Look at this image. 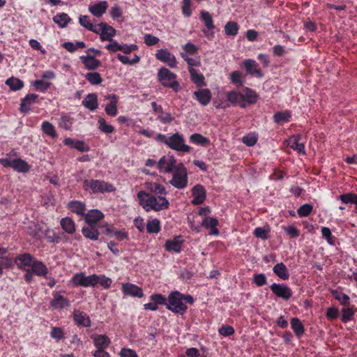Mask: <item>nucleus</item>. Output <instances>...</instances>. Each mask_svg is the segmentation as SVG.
Returning <instances> with one entry per match:
<instances>
[{
  "instance_id": "f257e3e1",
  "label": "nucleus",
  "mask_w": 357,
  "mask_h": 357,
  "mask_svg": "<svg viewBox=\"0 0 357 357\" xmlns=\"http://www.w3.org/2000/svg\"><path fill=\"white\" fill-rule=\"evenodd\" d=\"M147 189L150 193L146 191H139L137 193L139 203L145 211L158 212L167 210L169 207V202L165 197L167 191L162 184L149 183Z\"/></svg>"
},
{
  "instance_id": "f03ea898",
  "label": "nucleus",
  "mask_w": 357,
  "mask_h": 357,
  "mask_svg": "<svg viewBox=\"0 0 357 357\" xmlns=\"http://www.w3.org/2000/svg\"><path fill=\"white\" fill-rule=\"evenodd\" d=\"M194 301L192 296L185 295L176 290L169 293L166 308L174 314L183 315L188 310L186 304L192 305Z\"/></svg>"
},
{
  "instance_id": "7ed1b4c3",
  "label": "nucleus",
  "mask_w": 357,
  "mask_h": 357,
  "mask_svg": "<svg viewBox=\"0 0 357 357\" xmlns=\"http://www.w3.org/2000/svg\"><path fill=\"white\" fill-rule=\"evenodd\" d=\"M155 139L174 151L183 153H189L190 151V146L184 144L183 136L178 132L174 133L171 137L158 133Z\"/></svg>"
},
{
  "instance_id": "20e7f679",
  "label": "nucleus",
  "mask_w": 357,
  "mask_h": 357,
  "mask_svg": "<svg viewBox=\"0 0 357 357\" xmlns=\"http://www.w3.org/2000/svg\"><path fill=\"white\" fill-rule=\"evenodd\" d=\"M82 188L84 190L93 194L112 192L116 190L112 184L98 179L84 180Z\"/></svg>"
},
{
  "instance_id": "39448f33",
  "label": "nucleus",
  "mask_w": 357,
  "mask_h": 357,
  "mask_svg": "<svg viewBox=\"0 0 357 357\" xmlns=\"http://www.w3.org/2000/svg\"><path fill=\"white\" fill-rule=\"evenodd\" d=\"M177 75L165 67H161L158 72V80L164 87L172 89L173 91L178 92L181 88L180 83L175 79Z\"/></svg>"
},
{
  "instance_id": "423d86ee",
  "label": "nucleus",
  "mask_w": 357,
  "mask_h": 357,
  "mask_svg": "<svg viewBox=\"0 0 357 357\" xmlns=\"http://www.w3.org/2000/svg\"><path fill=\"white\" fill-rule=\"evenodd\" d=\"M172 173V178L169 181L170 185L176 189L185 188L188 185V174L183 163L179 162L178 167Z\"/></svg>"
},
{
  "instance_id": "0eeeda50",
  "label": "nucleus",
  "mask_w": 357,
  "mask_h": 357,
  "mask_svg": "<svg viewBox=\"0 0 357 357\" xmlns=\"http://www.w3.org/2000/svg\"><path fill=\"white\" fill-rule=\"evenodd\" d=\"M0 164L3 167H11L15 171L22 174L28 173L30 169L29 163L21 158H15L13 160L8 158H0Z\"/></svg>"
},
{
  "instance_id": "6e6552de",
  "label": "nucleus",
  "mask_w": 357,
  "mask_h": 357,
  "mask_svg": "<svg viewBox=\"0 0 357 357\" xmlns=\"http://www.w3.org/2000/svg\"><path fill=\"white\" fill-rule=\"evenodd\" d=\"M97 275L86 276L83 272L75 274L70 279V283L75 287H94L96 286Z\"/></svg>"
},
{
  "instance_id": "1a4fd4ad",
  "label": "nucleus",
  "mask_w": 357,
  "mask_h": 357,
  "mask_svg": "<svg viewBox=\"0 0 357 357\" xmlns=\"http://www.w3.org/2000/svg\"><path fill=\"white\" fill-rule=\"evenodd\" d=\"M93 33L100 36L102 41L112 40L116 36V31L113 26L106 22H100L98 27L92 31Z\"/></svg>"
},
{
  "instance_id": "9d476101",
  "label": "nucleus",
  "mask_w": 357,
  "mask_h": 357,
  "mask_svg": "<svg viewBox=\"0 0 357 357\" xmlns=\"http://www.w3.org/2000/svg\"><path fill=\"white\" fill-rule=\"evenodd\" d=\"M177 167L178 163L176 160L174 156L170 155L162 156L157 163V169L160 170V172L164 174L173 172V171L176 169Z\"/></svg>"
},
{
  "instance_id": "9b49d317",
  "label": "nucleus",
  "mask_w": 357,
  "mask_h": 357,
  "mask_svg": "<svg viewBox=\"0 0 357 357\" xmlns=\"http://www.w3.org/2000/svg\"><path fill=\"white\" fill-rule=\"evenodd\" d=\"M271 291L278 298H281L284 301H289L292 297L293 292L289 287L284 284L273 283L270 286Z\"/></svg>"
},
{
  "instance_id": "f8f14e48",
  "label": "nucleus",
  "mask_w": 357,
  "mask_h": 357,
  "mask_svg": "<svg viewBox=\"0 0 357 357\" xmlns=\"http://www.w3.org/2000/svg\"><path fill=\"white\" fill-rule=\"evenodd\" d=\"M39 260L35 259L31 254L25 252L22 255H18L15 257V263L17 268L22 271H25L33 266V264Z\"/></svg>"
},
{
  "instance_id": "ddd939ff",
  "label": "nucleus",
  "mask_w": 357,
  "mask_h": 357,
  "mask_svg": "<svg viewBox=\"0 0 357 357\" xmlns=\"http://www.w3.org/2000/svg\"><path fill=\"white\" fill-rule=\"evenodd\" d=\"M103 223L99 224V225H86L82 227L81 229V233L83 236L86 237V239L92 240L93 241L99 240L100 232L99 231L100 228L104 229L102 226Z\"/></svg>"
},
{
  "instance_id": "4468645a",
  "label": "nucleus",
  "mask_w": 357,
  "mask_h": 357,
  "mask_svg": "<svg viewBox=\"0 0 357 357\" xmlns=\"http://www.w3.org/2000/svg\"><path fill=\"white\" fill-rule=\"evenodd\" d=\"M184 241L181 235L167 239L164 244L165 250L169 252L180 253L183 250Z\"/></svg>"
},
{
  "instance_id": "2eb2a0df",
  "label": "nucleus",
  "mask_w": 357,
  "mask_h": 357,
  "mask_svg": "<svg viewBox=\"0 0 357 357\" xmlns=\"http://www.w3.org/2000/svg\"><path fill=\"white\" fill-rule=\"evenodd\" d=\"M102 227H105V230L102 231L103 234L108 236H112V235H113L119 241H122L123 240H128V231L119 230L112 225H109L106 222H103Z\"/></svg>"
},
{
  "instance_id": "dca6fc26",
  "label": "nucleus",
  "mask_w": 357,
  "mask_h": 357,
  "mask_svg": "<svg viewBox=\"0 0 357 357\" xmlns=\"http://www.w3.org/2000/svg\"><path fill=\"white\" fill-rule=\"evenodd\" d=\"M155 57L161 62L167 63L171 68L176 67V59L174 54L167 49H160L157 50Z\"/></svg>"
},
{
  "instance_id": "f3484780",
  "label": "nucleus",
  "mask_w": 357,
  "mask_h": 357,
  "mask_svg": "<svg viewBox=\"0 0 357 357\" xmlns=\"http://www.w3.org/2000/svg\"><path fill=\"white\" fill-rule=\"evenodd\" d=\"M82 217L86 225H99L98 222L103 220L104 214L99 209H90Z\"/></svg>"
},
{
  "instance_id": "a211bd4d",
  "label": "nucleus",
  "mask_w": 357,
  "mask_h": 357,
  "mask_svg": "<svg viewBox=\"0 0 357 357\" xmlns=\"http://www.w3.org/2000/svg\"><path fill=\"white\" fill-rule=\"evenodd\" d=\"M243 66L248 75L255 76L257 78L263 77L264 73L255 61L252 59H245L243 61Z\"/></svg>"
},
{
  "instance_id": "6ab92c4d",
  "label": "nucleus",
  "mask_w": 357,
  "mask_h": 357,
  "mask_svg": "<svg viewBox=\"0 0 357 357\" xmlns=\"http://www.w3.org/2000/svg\"><path fill=\"white\" fill-rule=\"evenodd\" d=\"M38 98V95L36 93H29L21 100L19 111L21 114H27L31 109V106L35 104Z\"/></svg>"
},
{
  "instance_id": "aec40b11",
  "label": "nucleus",
  "mask_w": 357,
  "mask_h": 357,
  "mask_svg": "<svg viewBox=\"0 0 357 357\" xmlns=\"http://www.w3.org/2000/svg\"><path fill=\"white\" fill-rule=\"evenodd\" d=\"M192 204L199 205L204 202L206 197V189L202 185L197 184L192 189Z\"/></svg>"
},
{
  "instance_id": "412c9836",
  "label": "nucleus",
  "mask_w": 357,
  "mask_h": 357,
  "mask_svg": "<svg viewBox=\"0 0 357 357\" xmlns=\"http://www.w3.org/2000/svg\"><path fill=\"white\" fill-rule=\"evenodd\" d=\"M74 323L79 327L89 328L91 326V319L86 312L79 310H74L73 312Z\"/></svg>"
},
{
  "instance_id": "4be33fe9",
  "label": "nucleus",
  "mask_w": 357,
  "mask_h": 357,
  "mask_svg": "<svg viewBox=\"0 0 357 357\" xmlns=\"http://www.w3.org/2000/svg\"><path fill=\"white\" fill-rule=\"evenodd\" d=\"M109 4L107 1H97L95 3L89 6V11L91 15L100 17L106 13Z\"/></svg>"
},
{
  "instance_id": "5701e85b",
  "label": "nucleus",
  "mask_w": 357,
  "mask_h": 357,
  "mask_svg": "<svg viewBox=\"0 0 357 357\" xmlns=\"http://www.w3.org/2000/svg\"><path fill=\"white\" fill-rule=\"evenodd\" d=\"M53 299L50 301V306L54 310H61L70 305V300L61 296L59 292H54Z\"/></svg>"
},
{
  "instance_id": "b1692460",
  "label": "nucleus",
  "mask_w": 357,
  "mask_h": 357,
  "mask_svg": "<svg viewBox=\"0 0 357 357\" xmlns=\"http://www.w3.org/2000/svg\"><path fill=\"white\" fill-rule=\"evenodd\" d=\"M218 225V220L209 216L204 218L202 222V227H205L206 229H209V235H219V230L217 229Z\"/></svg>"
},
{
  "instance_id": "393cba45",
  "label": "nucleus",
  "mask_w": 357,
  "mask_h": 357,
  "mask_svg": "<svg viewBox=\"0 0 357 357\" xmlns=\"http://www.w3.org/2000/svg\"><path fill=\"white\" fill-rule=\"evenodd\" d=\"M194 98L202 106H206L211 101V91L208 89H199L193 92Z\"/></svg>"
},
{
  "instance_id": "a878e982",
  "label": "nucleus",
  "mask_w": 357,
  "mask_h": 357,
  "mask_svg": "<svg viewBox=\"0 0 357 357\" xmlns=\"http://www.w3.org/2000/svg\"><path fill=\"white\" fill-rule=\"evenodd\" d=\"M300 135H292L286 141L287 146L298 153V154L305 155V151H304V144L300 142Z\"/></svg>"
},
{
  "instance_id": "bb28decb",
  "label": "nucleus",
  "mask_w": 357,
  "mask_h": 357,
  "mask_svg": "<svg viewBox=\"0 0 357 357\" xmlns=\"http://www.w3.org/2000/svg\"><path fill=\"white\" fill-rule=\"evenodd\" d=\"M241 94V101L245 103V105L255 104L258 100L257 93H256L255 90L248 87L242 88Z\"/></svg>"
},
{
  "instance_id": "cd10ccee",
  "label": "nucleus",
  "mask_w": 357,
  "mask_h": 357,
  "mask_svg": "<svg viewBox=\"0 0 357 357\" xmlns=\"http://www.w3.org/2000/svg\"><path fill=\"white\" fill-rule=\"evenodd\" d=\"M79 59L83 65L85 66V68L89 70H96L101 65L100 60L96 59L94 55H82Z\"/></svg>"
},
{
  "instance_id": "c85d7f7f",
  "label": "nucleus",
  "mask_w": 357,
  "mask_h": 357,
  "mask_svg": "<svg viewBox=\"0 0 357 357\" xmlns=\"http://www.w3.org/2000/svg\"><path fill=\"white\" fill-rule=\"evenodd\" d=\"M25 271H29V272L34 273L36 276L48 278V268L42 261L35 262L33 266L28 268Z\"/></svg>"
},
{
  "instance_id": "c756f323",
  "label": "nucleus",
  "mask_w": 357,
  "mask_h": 357,
  "mask_svg": "<svg viewBox=\"0 0 357 357\" xmlns=\"http://www.w3.org/2000/svg\"><path fill=\"white\" fill-rule=\"evenodd\" d=\"M67 208L70 212L77 214V215L79 217H83V215L86 213V204L76 200L69 202V203L67 204Z\"/></svg>"
},
{
  "instance_id": "7c9ffc66",
  "label": "nucleus",
  "mask_w": 357,
  "mask_h": 357,
  "mask_svg": "<svg viewBox=\"0 0 357 357\" xmlns=\"http://www.w3.org/2000/svg\"><path fill=\"white\" fill-rule=\"evenodd\" d=\"M122 292L125 295L131 296L132 297H143L142 288L131 283H126L122 284Z\"/></svg>"
},
{
  "instance_id": "2f4dec72",
  "label": "nucleus",
  "mask_w": 357,
  "mask_h": 357,
  "mask_svg": "<svg viewBox=\"0 0 357 357\" xmlns=\"http://www.w3.org/2000/svg\"><path fill=\"white\" fill-rule=\"evenodd\" d=\"M106 98L111 100V102L105 106L106 114L109 116H116L118 114V107L116 106L118 104V96L116 94H109L107 96Z\"/></svg>"
},
{
  "instance_id": "473e14b6",
  "label": "nucleus",
  "mask_w": 357,
  "mask_h": 357,
  "mask_svg": "<svg viewBox=\"0 0 357 357\" xmlns=\"http://www.w3.org/2000/svg\"><path fill=\"white\" fill-rule=\"evenodd\" d=\"M63 142L64 145L76 149L81 152H88L90 150L89 146L86 144L84 141L74 140L71 138H64Z\"/></svg>"
},
{
  "instance_id": "72a5a7b5",
  "label": "nucleus",
  "mask_w": 357,
  "mask_h": 357,
  "mask_svg": "<svg viewBox=\"0 0 357 357\" xmlns=\"http://www.w3.org/2000/svg\"><path fill=\"white\" fill-rule=\"evenodd\" d=\"M188 71L190 73V80H192V83H194L197 87L200 88L206 86L204 75L199 73L198 70L194 69L192 67H189Z\"/></svg>"
},
{
  "instance_id": "f704fd0d",
  "label": "nucleus",
  "mask_w": 357,
  "mask_h": 357,
  "mask_svg": "<svg viewBox=\"0 0 357 357\" xmlns=\"http://www.w3.org/2000/svg\"><path fill=\"white\" fill-rule=\"evenodd\" d=\"M91 338L97 349H105L109 346L110 340L105 335H93Z\"/></svg>"
},
{
  "instance_id": "c9c22d12",
  "label": "nucleus",
  "mask_w": 357,
  "mask_h": 357,
  "mask_svg": "<svg viewBox=\"0 0 357 357\" xmlns=\"http://www.w3.org/2000/svg\"><path fill=\"white\" fill-rule=\"evenodd\" d=\"M74 122L75 119L70 114L61 113V118L58 120V126L64 130L70 131Z\"/></svg>"
},
{
  "instance_id": "e433bc0d",
  "label": "nucleus",
  "mask_w": 357,
  "mask_h": 357,
  "mask_svg": "<svg viewBox=\"0 0 357 357\" xmlns=\"http://www.w3.org/2000/svg\"><path fill=\"white\" fill-rule=\"evenodd\" d=\"M292 112L290 110H284L274 113L273 119L275 123L284 125L291 121Z\"/></svg>"
},
{
  "instance_id": "4c0bfd02",
  "label": "nucleus",
  "mask_w": 357,
  "mask_h": 357,
  "mask_svg": "<svg viewBox=\"0 0 357 357\" xmlns=\"http://www.w3.org/2000/svg\"><path fill=\"white\" fill-rule=\"evenodd\" d=\"M273 271L275 275L282 280H287L289 278V273L283 262H280L274 265Z\"/></svg>"
},
{
  "instance_id": "58836bf2",
  "label": "nucleus",
  "mask_w": 357,
  "mask_h": 357,
  "mask_svg": "<svg viewBox=\"0 0 357 357\" xmlns=\"http://www.w3.org/2000/svg\"><path fill=\"white\" fill-rule=\"evenodd\" d=\"M60 225L61 229L68 234H73L76 231V225L70 217H66L61 219Z\"/></svg>"
},
{
  "instance_id": "ea45409f",
  "label": "nucleus",
  "mask_w": 357,
  "mask_h": 357,
  "mask_svg": "<svg viewBox=\"0 0 357 357\" xmlns=\"http://www.w3.org/2000/svg\"><path fill=\"white\" fill-rule=\"evenodd\" d=\"M226 98H227L228 101L231 102L232 105H240L241 108L245 107V103L241 100V92L237 91H231L226 93Z\"/></svg>"
},
{
  "instance_id": "a19ab883",
  "label": "nucleus",
  "mask_w": 357,
  "mask_h": 357,
  "mask_svg": "<svg viewBox=\"0 0 357 357\" xmlns=\"http://www.w3.org/2000/svg\"><path fill=\"white\" fill-rule=\"evenodd\" d=\"M290 325H291L292 331H294V333H295L296 337H302L304 331H305L302 321L298 318H291V320H290Z\"/></svg>"
},
{
  "instance_id": "79ce46f5",
  "label": "nucleus",
  "mask_w": 357,
  "mask_h": 357,
  "mask_svg": "<svg viewBox=\"0 0 357 357\" xmlns=\"http://www.w3.org/2000/svg\"><path fill=\"white\" fill-rule=\"evenodd\" d=\"M97 95L94 93H91L86 95V97L82 100V105L86 108L89 109L90 111H95L98 107Z\"/></svg>"
},
{
  "instance_id": "37998d69",
  "label": "nucleus",
  "mask_w": 357,
  "mask_h": 357,
  "mask_svg": "<svg viewBox=\"0 0 357 357\" xmlns=\"http://www.w3.org/2000/svg\"><path fill=\"white\" fill-rule=\"evenodd\" d=\"M190 142L200 146H207L210 144L208 138L199 133H193L190 135Z\"/></svg>"
},
{
  "instance_id": "c03bdc74",
  "label": "nucleus",
  "mask_w": 357,
  "mask_h": 357,
  "mask_svg": "<svg viewBox=\"0 0 357 357\" xmlns=\"http://www.w3.org/2000/svg\"><path fill=\"white\" fill-rule=\"evenodd\" d=\"M6 86H9V89L13 91H17L23 88L24 83L22 79L11 77L6 80Z\"/></svg>"
},
{
  "instance_id": "a18cd8bd",
  "label": "nucleus",
  "mask_w": 357,
  "mask_h": 357,
  "mask_svg": "<svg viewBox=\"0 0 357 357\" xmlns=\"http://www.w3.org/2000/svg\"><path fill=\"white\" fill-rule=\"evenodd\" d=\"M41 130L45 135L49 136L52 139L57 137V132L55 130L54 126L48 121H44L41 123Z\"/></svg>"
},
{
  "instance_id": "49530a36",
  "label": "nucleus",
  "mask_w": 357,
  "mask_h": 357,
  "mask_svg": "<svg viewBox=\"0 0 357 357\" xmlns=\"http://www.w3.org/2000/svg\"><path fill=\"white\" fill-rule=\"evenodd\" d=\"M53 21L55 24H58L59 27H66L68 23L70 22L71 19L66 13H58L53 17Z\"/></svg>"
},
{
  "instance_id": "de8ad7c7",
  "label": "nucleus",
  "mask_w": 357,
  "mask_h": 357,
  "mask_svg": "<svg viewBox=\"0 0 357 357\" xmlns=\"http://www.w3.org/2000/svg\"><path fill=\"white\" fill-rule=\"evenodd\" d=\"M239 26L237 22L230 21L225 25V33L227 36L234 37L238 35Z\"/></svg>"
},
{
  "instance_id": "09e8293b",
  "label": "nucleus",
  "mask_w": 357,
  "mask_h": 357,
  "mask_svg": "<svg viewBox=\"0 0 357 357\" xmlns=\"http://www.w3.org/2000/svg\"><path fill=\"white\" fill-rule=\"evenodd\" d=\"M146 230L149 234H158L160 232V221L157 219L149 220L146 224Z\"/></svg>"
},
{
  "instance_id": "8fccbe9b",
  "label": "nucleus",
  "mask_w": 357,
  "mask_h": 357,
  "mask_svg": "<svg viewBox=\"0 0 357 357\" xmlns=\"http://www.w3.org/2000/svg\"><path fill=\"white\" fill-rule=\"evenodd\" d=\"M200 20H202L204 24L208 30H213L215 29V24H213V20L211 14L208 11L202 10L200 12Z\"/></svg>"
},
{
  "instance_id": "3c124183",
  "label": "nucleus",
  "mask_w": 357,
  "mask_h": 357,
  "mask_svg": "<svg viewBox=\"0 0 357 357\" xmlns=\"http://www.w3.org/2000/svg\"><path fill=\"white\" fill-rule=\"evenodd\" d=\"M331 292L335 299L340 303L341 305L347 306L349 305V297L348 295L337 290H331Z\"/></svg>"
},
{
  "instance_id": "603ef678",
  "label": "nucleus",
  "mask_w": 357,
  "mask_h": 357,
  "mask_svg": "<svg viewBox=\"0 0 357 357\" xmlns=\"http://www.w3.org/2000/svg\"><path fill=\"white\" fill-rule=\"evenodd\" d=\"M79 23L81 26L84 27L86 30H89L91 32L98 27V24H93L91 22L89 17L86 15H81L79 16Z\"/></svg>"
},
{
  "instance_id": "864d4df0",
  "label": "nucleus",
  "mask_w": 357,
  "mask_h": 357,
  "mask_svg": "<svg viewBox=\"0 0 357 357\" xmlns=\"http://www.w3.org/2000/svg\"><path fill=\"white\" fill-rule=\"evenodd\" d=\"M338 199L344 204H354L357 202V194L354 192L342 194L338 197Z\"/></svg>"
},
{
  "instance_id": "5fc2aeb1",
  "label": "nucleus",
  "mask_w": 357,
  "mask_h": 357,
  "mask_svg": "<svg viewBox=\"0 0 357 357\" xmlns=\"http://www.w3.org/2000/svg\"><path fill=\"white\" fill-rule=\"evenodd\" d=\"M117 59L119 61L121 62V63L128 66H134L138 63L141 59L139 56L134 54V57H132V59L130 60L128 56L121 54H117Z\"/></svg>"
},
{
  "instance_id": "6e6d98bb",
  "label": "nucleus",
  "mask_w": 357,
  "mask_h": 357,
  "mask_svg": "<svg viewBox=\"0 0 357 357\" xmlns=\"http://www.w3.org/2000/svg\"><path fill=\"white\" fill-rule=\"evenodd\" d=\"M85 78L88 82L93 86L99 85L102 82V78L100 77L98 73H87L85 75Z\"/></svg>"
},
{
  "instance_id": "4d7b16f0",
  "label": "nucleus",
  "mask_w": 357,
  "mask_h": 357,
  "mask_svg": "<svg viewBox=\"0 0 357 357\" xmlns=\"http://www.w3.org/2000/svg\"><path fill=\"white\" fill-rule=\"evenodd\" d=\"M32 86H33L35 91L40 93H45L51 86V83L41 79H37L32 82Z\"/></svg>"
},
{
  "instance_id": "13d9d810",
  "label": "nucleus",
  "mask_w": 357,
  "mask_h": 357,
  "mask_svg": "<svg viewBox=\"0 0 357 357\" xmlns=\"http://www.w3.org/2000/svg\"><path fill=\"white\" fill-rule=\"evenodd\" d=\"M98 129L100 132L106 134H112L114 132L113 126L107 124L105 119L104 118H99Z\"/></svg>"
},
{
  "instance_id": "bf43d9fd",
  "label": "nucleus",
  "mask_w": 357,
  "mask_h": 357,
  "mask_svg": "<svg viewBox=\"0 0 357 357\" xmlns=\"http://www.w3.org/2000/svg\"><path fill=\"white\" fill-rule=\"evenodd\" d=\"M258 140L257 134L255 132L250 133L242 137V142L247 146H254Z\"/></svg>"
},
{
  "instance_id": "052dcab7",
  "label": "nucleus",
  "mask_w": 357,
  "mask_h": 357,
  "mask_svg": "<svg viewBox=\"0 0 357 357\" xmlns=\"http://www.w3.org/2000/svg\"><path fill=\"white\" fill-rule=\"evenodd\" d=\"M270 229H266L262 227H255L253 234L255 237L260 238L261 240H267L268 238V233Z\"/></svg>"
},
{
  "instance_id": "680f3d73",
  "label": "nucleus",
  "mask_w": 357,
  "mask_h": 357,
  "mask_svg": "<svg viewBox=\"0 0 357 357\" xmlns=\"http://www.w3.org/2000/svg\"><path fill=\"white\" fill-rule=\"evenodd\" d=\"M50 337L57 342L63 340L65 337L63 329L60 327H52Z\"/></svg>"
},
{
  "instance_id": "e2e57ef3",
  "label": "nucleus",
  "mask_w": 357,
  "mask_h": 357,
  "mask_svg": "<svg viewBox=\"0 0 357 357\" xmlns=\"http://www.w3.org/2000/svg\"><path fill=\"white\" fill-rule=\"evenodd\" d=\"M284 232L286 233L287 236H289L290 238H297L299 237L300 231L296 227L289 225V226H282V227Z\"/></svg>"
},
{
  "instance_id": "0e129e2a",
  "label": "nucleus",
  "mask_w": 357,
  "mask_h": 357,
  "mask_svg": "<svg viewBox=\"0 0 357 357\" xmlns=\"http://www.w3.org/2000/svg\"><path fill=\"white\" fill-rule=\"evenodd\" d=\"M112 283V279L107 278L105 275H97L96 285L99 284L103 289H107L110 287Z\"/></svg>"
},
{
  "instance_id": "69168bd1",
  "label": "nucleus",
  "mask_w": 357,
  "mask_h": 357,
  "mask_svg": "<svg viewBox=\"0 0 357 357\" xmlns=\"http://www.w3.org/2000/svg\"><path fill=\"white\" fill-rule=\"evenodd\" d=\"M321 235L328 243V245H335V237L331 234V231L327 227H322Z\"/></svg>"
},
{
  "instance_id": "338daca9",
  "label": "nucleus",
  "mask_w": 357,
  "mask_h": 357,
  "mask_svg": "<svg viewBox=\"0 0 357 357\" xmlns=\"http://www.w3.org/2000/svg\"><path fill=\"white\" fill-rule=\"evenodd\" d=\"M312 211V206L311 204H303L299 206L298 209H297V215L299 217H307L308 216Z\"/></svg>"
},
{
  "instance_id": "774afa93",
  "label": "nucleus",
  "mask_w": 357,
  "mask_h": 357,
  "mask_svg": "<svg viewBox=\"0 0 357 357\" xmlns=\"http://www.w3.org/2000/svg\"><path fill=\"white\" fill-rule=\"evenodd\" d=\"M150 300L152 303H157L160 305L167 306V298L161 294H154L151 295Z\"/></svg>"
}]
</instances>
